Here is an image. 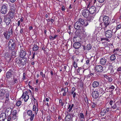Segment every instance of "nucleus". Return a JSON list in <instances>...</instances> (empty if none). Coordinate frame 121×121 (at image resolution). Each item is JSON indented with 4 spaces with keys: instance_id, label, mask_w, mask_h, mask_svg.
<instances>
[{
    "instance_id": "obj_1",
    "label": "nucleus",
    "mask_w": 121,
    "mask_h": 121,
    "mask_svg": "<svg viewBox=\"0 0 121 121\" xmlns=\"http://www.w3.org/2000/svg\"><path fill=\"white\" fill-rule=\"evenodd\" d=\"M82 13L83 16L86 18L87 21L91 22L93 20L94 16L91 14L88 9H83Z\"/></svg>"
},
{
    "instance_id": "obj_2",
    "label": "nucleus",
    "mask_w": 121,
    "mask_h": 121,
    "mask_svg": "<svg viewBox=\"0 0 121 121\" xmlns=\"http://www.w3.org/2000/svg\"><path fill=\"white\" fill-rule=\"evenodd\" d=\"M101 20H103L104 22V24L103 26V27H106L109 24V18L108 17L106 16H104L103 17L101 16L99 18V21L100 22H102Z\"/></svg>"
},
{
    "instance_id": "obj_3",
    "label": "nucleus",
    "mask_w": 121,
    "mask_h": 121,
    "mask_svg": "<svg viewBox=\"0 0 121 121\" xmlns=\"http://www.w3.org/2000/svg\"><path fill=\"white\" fill-rule=\"evenodd\" d=\"M15 61L16 63L20 67L23 66L26 63L24 59H22L20 57H18L16 58Z\"/></svg>"
},
{
    "instance_id": "obj_4",
    "label": "nucleus",
    "mask_w": 121,
    "mask_h": 121,
    "mask_svg": "<svg viewBox=\"0 0 121 121\" xmlns=\"http://www.w3.org/2000/svg\"><path fill=\"white\" fill-rule=\"evenodd\" d=\"M9 49L11 50H13L16 46L14 40L11 39L9 42Z\"/></svg>"
},
{
    "instance_id": "obj_5",
    "label": "nucleus",
    "mask_w": 121,
    "mask_h": 121,
    "mask_svg": "<svg viewBox=\"0 0 121 121\" xmlns=\"http://www.w3.org/2000/svg\"><path fill=\"white\" fill-rule=\"evenodd\" d=\"M26 114L27 115L30 117V121H33L35 117V114L32 112V111L29 110L27 111Z\"/></svg>"
},
{
    "instance_id": "obj_6",
    "label": "nucleus",
    "mask_w": 121,
    "mask_h": 121,
    "mask_svg": "<svg viewBox=\"0 0 121 121\" xmlns=\"http://www.w3.org/2000/svg\"><path fill=\"white\" fill-rule=\"evenodd\" d=\"M8 5L7 4H3L2 5L0 9V12L2 14H5L7 11Z\"/></svg>"
},
{
    "instance_id": "obj_7",
    "label": "nucleus",
    "mask_w": 121,
    "mask_h": 121,
    "mask_svg": "<svg viewBox=\"0 0 121 121\" xmlns=\"http://www.w3.org/2000/svg\"><path fill=\"white\" fill-rule=\"evenodd\" d=\"M90 14H94L95 15L96 13L98 12V11L96 8L95 7L92 6L89 9V10Z\"/></svg>"
},
{
    "instance_id": "obj_8",
    "label": "nucleus",
    "mask_w": 121,
    "mask_h": 121,
    "mask_svg": "<svg viewBox=\"0 0 121 121\" xmlns=\"http://www.w3.org/2000/svg\"><path fill=\"white\" fill-rule=\"evenodd\" d=\"M68 114L66 115L65 118V121H73L72 118L73 116V115L67 112Z\"/></svg>"
},
{
    "instance_id": "obj_9",
    "label": "nucleus",
    "mask_w": 121,
    "mask_h": 121,
    "mask_svg": "<svg viewBox=\"0 0 121 121\" xmlns=\"http://www.w3.org/2000/svg\"><path fill=\"white\" fill-rule=\"evenodd\" d=\"M78 22H79L80 24H81L84 26H86L88 25V22L81 18L78 19Z\"/></svg>"
},
{
    "instance_id": "obj_10",
    "label": "nucleus",
    "mask_w": 121,
    "mask_h": 121,
    "mask_svg": "<svg viewBox=\"0 0 121 121\" xmlns=\"http://www.w3.org/2000/svg\"><path fill=\"white\" fill-rule=\"evenodd\" d=\"M15 73L14 71L13 70H9L6 73V77L8 78H10L12 75Z\"/></svg>"
},
{
    "instance_id": "obj_11",
    "label": "nucleus",
    "mask_w": 121,
    "mask_h": 121,
    "mask_svg": "<svg viewBox=\"0 0 121 121\" xmlns=\"http://www.w3.org/2000/svg\"><path fill=\"white\" fill-rule=\"evenodd\" d=\"M19 54L20 57L24 58L26 56V53L24 50L21 48L19 52Z\"/></svg>"
},
{
    "instance_id": "obj_12",
    "label": "nucleus",
    "mask_w": 121,
    "mask_h": 121,
    "mask_svg": "<svg viewBox=\"0 0 121 121\" xmlns=\"http://www.w3.org/2000/svg\"><path fill=\"white\" fill-rule=\"evenodd\" d=\"M112 31L111 30H108L105 32V35L107 38H110L112 36Z\"/></svg>"
},
{
    "instance_id": "obj_13",
    "label": "nucleus",
    "mask_w": 121,
    "mask_h": 121,
    "mask_svg": "<svg viewBox=\"0 0 121 121\" xmlns=\"http://www.w3.org/2000/svg\"><path fill=\"white\" fill-rule=\"evenodd\" d=\"M92 97L94 99H97L99 96V93L97 91H93L91 94Z\"/></svg>"
},
{
    "instance_id": "obj_14",
    "label": "nucleus",
    "mask_w": 121,
    "mask_h": 121,
    "mask_svg": "<svg viewBox=\"0 0 121 121\" xmlns=\"http://www.w3.org/2000/svg\"><path fill=\"white\" fill-rule=\"evenodd\" d=\"M95 70L96 71L100 73L103 71V68L101 65H98L95 66Z\"/></svg>"
},
{
    "instance_id": "obj_15",
    "label": "nucleus",
    "mask_w": 121,
    "mask_h": 121,
    "mask_svg": "<svg viewBox=\"0 0 121 121\" xmlns=\"http://www.w3.org/2000/svg\"><path fill=\"white\" fill-rule=\"evenodd\" d=\"M6 16L4 15V22L6 23L7 25H9L11 22V20L9 17H6Z\"/></svg>"
},
{
    "instance_id": "obj_16",
    "label": "nucleus",
    "mask_w": 121,
    "mask_h": 121,
    "mask_svg": "<svg viewBox=\"0 0 121 121\" xmlns=\"http://www.w3.org/2000/svg\"><path fill=\"white\" fill-rule=\"evenodd\" d=\"M4 35L5 38L7 39H8L10 37V30L4 33Z\"/></svg>"
},
{
    "instance_id": "obj_17",
    "label": "nucleus",
    "mask_w": 121,
    "mask_h": 121,
    "mask_svg": "<svg viewBox=\"0 0 121 121\" xmlns=\"http://www.w3.org/2000/svg\"><path fill=\"white\" fill-rule=\"evenodd\" d=\"M79 22L77 21L74 24V28L76 30H78L81 28Z\"/></svg>"
},
{
    "instance_id": "obj_18",
    "label": "nucleus",
    "mask_w": 121,
    "mask_h": 121,
    "mask_svg": "<svg viewBox=\"0 0 121 121\" xmlns=\"http://www.w3.org/2000/svg\"><path fill=\"white\" fill-rule=\"evenodd\" d=\"M24 99V101L26 102L28 100L29 98V96L28 95H25L24 94H22V96L20 97V99H21V98Z\"/></svg>"
},
{
    "instance_id": "obj_19",
    "label": "nucleus",
    "mask_w": 121,
    "mask_h": 121,
    "mask_svg": "<svg viewBox=\"0 0 121 121\" xmlns=\"http://www.w3.org/2000/svg\"><path fill=\"white\" fill-rule=\"evenodd\" d=\"M5 116L6 114L5 113H2L0 114V121H4Z\"/></svg>"
},
{
    "instance_id": "obj_20",
    "label": "nucleus",
    "mask_w": 121,
    "mask_h": 121,
    "mask_svg": "<svg viewBox=\"0 0 121 121\" xmlns=\"http://www.w3.org/2000/svg\"><path fill=\"white\" fill-rule=\"evenodd\" d=\"M106 60L104 58H101L100 60L99 63L102 65H104L106 63Z\"/></svg>"
},
{
    "instance_id": "obj_21",
    "label": "nucleus",
    "mask_w": 121,
    "mask_h": 121,
    "mask_svg": "<svg viewBox=\"0 0 121 121\" xmlns=\"http://www.w3.org/2000/svg\"><path fill=\"white\" fill-rule=\"evenodd\" d=\"M74 104H72V105L68 104L67 105V109H68V111L69 112H71L72 109V108H73L74 106Z\"/></svg>"
},
{
    "instance_id": "obj_22",
    "label": "nucleus",
    "mask_w": 121,
    "mask_h": 121,
    "mask_svg": "<svg viewBox=\"0 0 121 121\" xmlns=\"http://www.w3.org/2000/svg\"><path fill=\"white\" fill-rule=\"evenodd\" d=\"M14 13L15 12H14L9 11L8 15L9 17H10L11 18L13 19L14 17Z\"/></svg>"
},
{
    "instance_id": "obj_23",
    "label": "nucleus",
    "mask_w": 121,
    "mask_h": 121,
    "mask_svg": "<svg viewBox=\"0 0 121 121\" xmlns=\"http://www.w3.org/2000/svg\"><path fill=\"white\" fill-rule=\"evenodd\" d=\"M80 44L79 43L77 42L74 43L73 45V47L76 49H78L80 47Z\"/></svg>"
},
{
    "instance_id": "obj_24",
    "label": "nucleus",
    "mask_w": 121,
    "mask_h": 121,
    "mask_svg": "<svg viewBox=\"0 0 121 121\" xmlns=\"http://www.w3.org/2000/svg\"><path fill=\"white\" fill-rule=\"evenodd\" d=\"M99 85V82L97 81H94L92 83L93 87L94 88L97 87Z\"/></svg>"
},
{
    "instance_id": "obj_25",
    "label": "nucleus",
    "mask_w": 121,
    "mask_h": 121,
    "mask_svg": "<svg viewBox=\"0 0 121 121\" xmlns=\"http://www.w3.org/2000/svg\"><path fill=\"white\" fill-rule=\"evenodd\" d=\"M110 28L112 30V31L113 33L114 32L115 30V26L113 24H112L109 26Z\"/></svg>"
},
{
    "instance_id": "obj_26",
    "label": "nucleus",
    "mask_w": 121,
    "mask_h": 121,
    "mask_svg": "<svg viewBox=\"0 0 121 121\" xmlns=\"http://www.w3.org/2000/svg\"><path fill=\"white\" fill-rule=\"evenodd\" d=\"M106 113V109L104 108H103L101 110V111L100 112V115L102 116H104L105 115Z\"/></svg>"
},
{
    "instance_id": "obj_27",
    "label": "nucleus",
    "mask_w": 121,
    "mask_h": 121,
    "mask_svg": "<svg viewBox=\"0 0 121 121\" xmlns=\"http://www.w3.org/2000/svg\"><path fill=\"white\" fill-rule=\"evenodd\" d=\"M116 59V57L115 55L113 54L110 57V60L112 61H113L115 60Z\"/></svg>"
},
{
    "instance_id": "obj_28",
    "label": "nucleus",
    "mask_w": 121,
    "mask_h": 121,
    "mask_svg": "<svg viewBox=\"0 0 121 121\" xmlns=\"http://www.w3.org/2000/svg\"><path fill=\"white\" fill-rule=\"evenodd\" d=\"M117 103H114L113 105L111 106V108L113 109H116L117 107Z\"/></svg>"
},
{
    "instance_id": "obj_29",
    "label": "nucleus",
    "mask_w": 121,
    "mask_h": 121,
    "mask_svg": "<svg viewBox=\"0 0 121 121\" xmlns=\"http://www.w3.org/2000/svg\"><path fill=\"white\" fill-rule=\"evenodd\" d=\"M33 110L34 111H36L37 110V112H35V113L36 114H37V113L38 111V108H37V107L35 105H34L33 106Z\"/></svg>"
},
{
    "instance_id": "obj_30",
    "label": "nucleus",
    "mask_w": 121,
    "mask_h": 121,
    "mask_svg": "<svg viewBox=\"0 0 121 121\" xmlns=\"http://www.w3.org/2000/svg\"><path fill=\"white\" fill-rule=\"evenodd\" d=\"M38 49V46L36 44L34 45V47L33 48V50L34 51H37Z\"/></svg>"
},
{
    "instance_id": "obj_31",
    "label": "nucleus",
    "mask_w": 121,
    "mask_h": 121,
    "mask_svg": "<svg viewBox=\"0 0 121 121\" xmlns=\"http://www.w3.org/2000/svg\"><path fill=\"white\" fill-rule=\"evenodd\" d=\"M82 27L80 28L78 30V35L80 36L82 34Z\"/></svg>"
},
{
    "instance_id": "obj_32",
    "label": "nucleus",
    "mask_w": 121,
    "mask_h": 121,
    "mask_svg": "<svg viewBox=\"0 0 121 121\" xmlns=\"http://www.w3.org/2000/svg\"><path fill=\"white\" fill-rule=\"evenodd\" d=\"M121 28V25H118L117 28H115V30L114 31V33H115L117 30Z\"/></svg>"
},
{
    "instance_id": "obj_33",
    "label": "nucleus",
    "mask_w": 121,
    "mask_h": 121,
    "mask_svg": "<svg viewBox=\"0 0 121 121\" xmlns=\"http://www.w3.org/2000/svg\"><path fill=\"white\" fill-rule=\"evenodd\" d=\"M15 7L13 6H12L11 7V8L9 11H11L12 12H15Z\"/></svg>"
},
{
    "instance_id": "obj_34",
    "label": "nucleus",
    "mask_w": 121,
    "mask_h": 121,
    "mask_svg": "<svg viewBox=\"0 0 121 121\" xmlns=\"http://www.w3.org/2000/svg\"><path fill=\"white\" fill-rule=\"evenodd\" d=\"M79 117L82 119H83L84 118V116L83 114L82 113H80L79 114Z\"/></svg>"
},
{
    "instance_id": "obj_35",
    "label": "nucleus",
    "mask_w": 121,
    "mask_h": 121,
    "mask_svg": "<svg viewBox=\"0 0 121 121\" xmlns=\"http://www.w3.org/2000/svg\"><path fill=\"white\" fill-rule=\"evenodd\" d=\"M91 48V46L90 44H88L86 46V49L87 50H90Z\"/></svg>"
},
{
    "instance_id": "obj_36",
    "label": "nucleus",
    "mask_w": 121,
    "mask_h": 121,
    "mask_svg": "<svg viewBox=\"0 0 121 121\" xmlns=\"http://www.w3.org/2000/svg\"><path fill=\"white\" fill-rule=\"evenodd\" d=\"M21 101L20 100H19L17 102L16 105L17 106H19L21 105Z\"/></svg>"
},
{
    "instance_id": "obj_37",
    "label": "nucleus",
    "mask_w": 121,
    "mask_h": 121,
    "mask_svg": "<svg viewBox=\"0 0 121 121\" xmlns=\"http://www.w3.org/2000/svg\"><path fill=\"white\" fill-rule=\"evenodd\" d=\"M98 90L100 92V93L101 94L102 93L104 92V91L103 89L101 87H99L98 88Z\"/></svg>"
},
{
    "instance_id": "obj_38",
    "label": "nucleus",
    "mask_w": 121,
    "mask_h": 121,
    "mask_svg": "<svg viewBox=\"0 0 121 121\" xmlns=\"http://www.w3.org/2000/svg\"><path fill=\"white\" fill-rule=\"evenodd\" d=\"M13 84L17 83V79L13 78Z\"/></svg>"
},
{
    "instance_id": "obj_39",
    "label": "nucleus",
    "mask_w": 121,
    "mask_h": 121,
    "mask_svg": "<svg viewBox=\"0 0 121 121\" xmlns=\"http://www.w3.org/2000/svg\"><path fill=\"white\" fill-rule=\"evenodd\" d=\"M9 98H6L5 102V103L7 105H8L9 104V102L8 101Z\"/></svg>"
},
{
    "instance_id": "obj_40",
    "label": "nucleus",
    "mask_w": 121,
    "mask_h": 121,
    "mask_svg": "<svg viewBox=\"0 0 121 121\" xmlns=\"http://www.w3.org/2000/svg\"><path fill=\"white\" fill-rule=\"evenodd\" d=\"M13 115H17V111L16 110H14L12 112Z\"/></svg>"
},
{
    "instance_id": "obj_41",
    "label": "nucleus",
    "mask_w": 121,
    "mask_h": 121,
    "mask_svg": "<svg viewBox=\"0 0 121 121\" xmlns=\"http://www.w3.org/2000/svg\"><path fill=\"white\" fill-rule=\"evenodd\" d=\"M114 103H115L112 100H111L109 102V104L111 106H112L113 105Z\"/></svg>"
},
{
    "instance_id": "obj_42",
    "label": "nucleus",
    "mask_w": 121,
    "mask_h": 121,
    "mask_svg": "<svg viewBox=\"0 0 121 121\" xmlns=\"http://www.w3.org/2000/svg\"><path fill=\"white\" fill-rule=\"evenodd\" d=\"M101 41H103V40H106V41L109 42V40L108 39H107L106 38H102L101 39Z\"/></svg>"
},
{
    "instance_id": "obj_43",
    "label": "nucleus",
    "mask_w": 121,
    "mask_h": 121,
    "mask_svg": "<svg viewBox=\"0 0 121 121\" xmlns=\"http://www.w3.org/2000/svg\"><path fill=\"white\" fill-rule=\"evenodd\" d=\"M20 32L21 34H22L24 32V29L23 28H21V27Z\"/></svg>"
},
{
    "instance_id": "obj_44",
    "label": "nucleus",
    "mask_w": 121,
    "mask_h": 121,
    "mask_svg": "<svg viewBox=\"0 0 121 121\" xmlns=\"http://www.w3.org/2000/svg\"><path fill=\"white\" fill-rule=\"evenodd\" d=\"M73 65L74 67L75 68H76L77 66V63L76 62L74 61L73 63Z\"/></svg>"
},
{
    "instance_id": "obj_45",
    "label": "nucleus",
    "mask_w": 121,
    "mask_h": 121,
    "mask_svg": "<svg viewBox=\"0 0 121 121\" xmlns=\"http://www.w3.org/2000/svg\"><path fill=\"white\" fill-rule=\"evenodd\" d=\"M68 89L67 88H65L64 89V92L66 93L68 91Z\"/></svg>"
},
{
    "instance_id": "obj_46",
    "label": "nucleus",
    "mask_w": 121,
    "mask_h": 121,
    "mask_svg": "<svg viewBox=\"0 0 121 121\" xmlns=\"http://www.w3.org/2000/svg\"><path fill=\"white\" fill-rule=\"evenodd\" d=\"M75 88L74 87H73L72 88V90H71V94H73V93H74V92L75 91Z\"/></svg>"
},
{
    "instance_id": "obj_47",
    "label": "nucleus",
    "mask_w": 121,
    "mask_h": 121,
    "mask_svg": "<svg viewBox=\"0 0 121 121\" xmlns=\"http://www.w3.org/2000/svg\"><path fill=\"white\" fill-rule=\"evenodd\" d=\"M47 121H50V117L49 116H48L47 117Z\"/></svg>"
},
{
    "instance_id": "obj_48",
    "label": "nucleus",
    "mask_w": 121,
    "mask_h": 121,
    "mask_svg": "<svg viewBox=\"0 0 121 121\" xmlns=\"http://www.w3.org/2000/svg\"><path fill=\"white\" fill-rule=\"evenodd\" d=\"M9 93H7L6 95V98H9Z\"/></svg>"
},
{
    "instance_id": "obj_49",
    "label": "nucleus",
    "mask_w": 121,
    "mask_h": 121,
    "mask_svg": "<svg viewBox=\"0 0 121 121\" xmlns=\"http://www.w3.org/2000/svg\"><path fill=\"white\" fill-rule=\"evenodd\" d=\"M40 74L42 76L43 78H44L45 77V75L44 74H43V73L42 72H40Z\"/></svg>"
},
{
    "instance_id": "obj_50",
    "label": "nucleus",
    "mask_w": 121,
    "mask_h": 121,
    "mask_svg": "<svg viewBox=\"0 0 121 121\" xmlns=\"http://www.w3.org/2000/svg\"><path fill=\"white\" fill-rule=\"evenodd\" d=\"M17 117V115H13L12 118L14 120L16 119Z\"/></svg>"
},
{
    "instance_id": "obj_51",
    "label": "nucleus",
    "mask_w": 121,
    "mask_h": 121,
    "mask_svg": "<svg viewBox=\"0 0 121 121\" xmlns=\"http://www.w3.org/2000/svg\"><path fill=\"white\" fill-rule=\"evenodd\" d=\"M85 101L86 102V103L87 104H88L89 103L88 102V99L86 97H85Z\"/></svg>"
},
{
    "instance_id": "obj_52",
    "label": "nucleus",
    "mask_w": 121,
    "mask_h": 121,
    "mask_svg": "<svg viewBox=\"0 0 121 121\" xmlns=\"http://www.w3.org/2000/svg\"><path fill=\"white\" fill-rule=\"evenodd\" d=\"M97 0L99 3H102L104 2L105 0Z\"/></svg>"
},
{
    "instance_id": "obj_53",
    "label": "nucleus",
    "mask_w": 121,
    "mask_h": 121,
    "mask_svg": "<svg viewBox=\"0 0 121 121\" xmlns=\"http://www.w3.org/2000/svg\"><path fill=\"white\" fill-rule=\"evenodd\" d=\"M16 55L15 52L14 51H12V56H15Z\"/></svg>"
},
{
    "instance_id": "obj_54",
    "label": "nucleus",
    "mask_w": 121,
    "mask_h": 121,
    "mask_svg": "<svg viewBox=\"0 0 121 121\" xmlns=\"http://www.w3.org/2000/svg\"><path fill=\"white\" fill-rule=\"evenodd\" d=\"M108 80L109 82H111L112 81V79L110 77H109L108 78Z\"/></svg>"
},
{
    "instance_id": "obj_55",
    "label": "nucleus",
    "mask_w": 121,
    "mask_h": 121,
    "mask_svg": "<svg viewBox=\"0 0 121 121\" xmlns=\"http://www.w3.org/2000/svg\"><path fill=\"white\" fill-rule=\"evenodd\" d=\"M82 34H85V29L83 28L82 27Z\"/></svg>"
},
{
    "instance_id": "obj_56",
    "label": "nucleus",
    "mask_w": 121,
    "mask_h": 121,
    "mask_svg": "<svg viewBox=\"0 0 121 121\" xmlns=\"http://www.w3.org/2000/svg\"><path fill=\"white\" fill-rule=\"evenodd\" d=\"M25 75L26 74L25 73H24L23 74V79H25Z\"/></svg>"
},
{
    "instance_id": "obj_57",
    "label": "nucleus",
    "mask_w": 121,
    "mask_h": 121,
    "mask_svg": "<svg viewBox=\"0 0 121 121\" xmlns=\"http://www.w3.org/2000/svg\"><path fill=\"white\" fill-rule=\"evenodd\" d=\"M86 64L88 65V64H89V60H87L86 61Z\"/></svg>"
},
{
    "instance_id": "obj_58",
    "label": "nucleus",
    "mask_w": 121,
    "mask_h": 121,
    "mask_svg": "<svg viewBox=\"0 0 121 121\" xmlns=\"http://www.w3.org/2000/svg\"><path fill=\"white\" fill-rule=\"evenodd\" d=\"M117 71H121V67H119L117 69Z\"/></svg>"
},
{
    "instance_id": "obj_59",
    "label": "nucleus",
    "mask_w": 121,
    "mask_h": 121,
    "mask_svg": "<svg viewBox=\"0 0 121 121\" xmlns=\"http://www.w3.org/2000/svg\"><path fill=\"white\" fill-rule=\"evenodd\" d=\"M65 9V7L64 6H62L61 7V10L62 11H64Z\"/></svg>"
},
{
    "instance_id": "obj_60",
    "label": "nucleus",
    "mask_w": 121,
    "mask_h": 121,
    "mask_svg": "<svg viewBox=\"0 0 121 121\" xmlns=\"http://www.w3.org/2000/svg\"><path fill=\"white\" fill-rule=\"evenodd\" d=\"M28 94V91H25V93L23 92V94H24V95H28L27 94Z\"/></svg>"
},
{
    "instance_id": "obj_61",
    "label": "nucleus",
    "mask_w": 121,
    "mask_h": 121,
    "mask_svg": "<svg viewBox=\"0 0 121 121\" xmlns=\"http://www.w3.org/2000/svg\"><path fill=\"white\" fill-rule=\"evenodd\" d=\"M10 29V32L11 33V34H13V30H12V28L11 29L10 27L9 28V30Z\"/></svg>"
},
{
    "instance_id": "obj_62",
    "label": "nucleus",
    "mask_w": 121,
    "mask_h": 121,
    "mask_svg": "<svg viewBox=\"0 0 121 121\" xmlns=\"http://www.w3.org/2000/svg\"><path fill=\"white\" fill-rule=\"evenodd\" d=\"M92 103L93 104L92 105V107L93 108H94L95 107V106L96 105V104L94 103Z\"/></svg>"
},
{
    "instance_id": "obj_63",
    "label": "nucleus",
    "mask_w": 121,
    "mask_h": 121,
    "mask_svg": "<svg viewBox=\"0 0 121 121\" xmlns=\"http://www.w3.org/2000/svg\"><path fill=\"white\" fill-rule=\"evenodd\" d=\"M115 87H114V86H113L112 85V86H111L109 88L110 89H113Z\"/></svg>"
},
{
    "instance_id": "obj_64",
    "label": "nucleus",
    "mask_w": 121,
    "mask_h": 121,
    "mask_svg": "<svg viewBox=\"0 0 121 121\" xmlns=\"http://www.w3.org/2000/svg\"><path fill=\"white\" fill-rule=\"evenodd\" d=\"M73 98H75L76 96V93L75 92L73 94Z\"/></svg>"
}]
</instances>
